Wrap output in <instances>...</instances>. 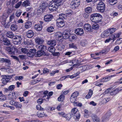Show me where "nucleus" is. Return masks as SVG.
Instances as JSON below:
<instances>
[{"label": "nucleus", "mask_w": 122, "mask_h": 122, "mask_svg": "<svg viewBox=\"0 0 122 122\" xmlns=\"http://www.w3.org/2000/svg\"><path fill=\"white\" fill-rule=\"evenodd\" d=\"M62 0H52L49 4V9L51 11L56 10L58 6L61 4Z\"/></svg>", "instance_id": "nucleus-1"}, {"label": "nucleus", "mask_w": 122, "mask_h": 122, "mask_svg": "<svg viewBox=\"0 0 122 122\" xmlns=\"http://www.w3.org/2000/svg\"><path fill=\"white\" fill-rule=\"evenodd\" d=\"M102 15L98 13H94L92 14L90 16L91 20L94 22L98 23L101 20Z\"/></svg>", "instance_id": "nucleus-2"}, {"label": "nucleus", "mask_w": 122, "mask_h": 122, "mask_svg": "<svg viewBox=\"0 0 122 122\" xmlns=\"http://www.w3.org/2000/svg\"><path fill=\"white\" fill-rule=\"evenodd\" d=\"M13 39V42L14 45H19L21 43V41L22 40L21 36L16 35L14 36Z\"/></svg>", "instance_id": "nucleus-3"}, {"label": "nucleus", "mask_w": 122, "mask_h": 122, "mask_svg": "<svg viewBox=\"0 0 122 122\" xmlns=\"http://www.w3.org/2000/svg\"><path fill=\"white\" fill-rule=\"evenodd\" d=\"M105 7V4L103 2H100L97 5V10L101 12H103L104 11Z\"/></svg>", "instance_id": "nucleus-4"}, {"label": "nucleus", "mask_w": 122, "mask_h": 122, "mask_svg": "<svg viewBox=\"0 0 122 122\" xmlns=\"http://www.w3.org/2000/svg\"><path fill=\"white\" fill-rule=\"evenodd\" d=\"M36 50L35 49H30L29 50L27 55L30 57H33L36 53Z\"/></svg>", "instance_id": "nucleus-5"}, {"label": "nucleus", "mask_w": 122, "mask_h": 122, "mask_svg": "<svg viewBox=\"0 0 122 122\" xmlns=\"http://www.w3.org/2000/svg\"><path fill=\"white\" fill-rule=\"evenodd\" d=\"M75 33L77 35L81 36L84 33V31L83 29L78 28L75 30Z\"/></svg>", "instance_id": "nucleus-6"}, {"label": "nucleus", "mask_w": 122, "mask_h": 122, "mask_svg": "<svg viewBox=\"0 0 122 122\" xmlns=\"http://www.w3.org/2000/svg\"><path fill=\"white\" fill-rule=\"evenodd\" d=\"M53 18L52 15L51 14L45 15L44 17V20L46 22L50 21Z\"/></svg>", "instance_id": "nucleus-7"}, {"label": "nucleus", "mask_w": 122, "mask_h": 122, "mask_svg": "<svg viewBox=\"0 0 122 122\" xmlns=\"http://www.w3.org/2000/svg\"><path fill=\"white\" fill-rule=\"evenodd\" d=\"M70 35V33L69 32L65 30L62 33V38L65 39L69 38Z\"/></svg>", "instance_id": "nucleus-8"}, {"label": "nucleus", "mask_w": 122, "mask_h": 122, "mask_svg": "<svg viewBox=\"0 0 122 122\" xmlns=\"http://www.w3.org/2000/svg\"><path fill=\"white\" fill-rule=\"evenodd\" d=\"M35 42L38 44H41L44 42V41L41 38L38 37H36L35 39Z\"/></svg>", "instance_id": "nucleus-9"}, {"label": "nucleus", "mask_w": 122, "mask_h": 122, "mask_svg": "<svg viewBox=\"0 0 122 122\" xmlns=\"http://www.w3.org/2000/svg\"><path fill=\"white\" fill-rule=\"evenodd\" d=\"M84 28L85 30L86 31H90L91 30V26L88 24H85L84 25Z\"/></svg>", "instance_id": "nucleus-10"}, {"label": "nucleus", "mask_w": 122, "mask_h": 122, "mask_svg": "<svg viewBox=\"0 0 122 122\" xmlns=\"http://www.w3.org/2000/svg\"><path fill=\"white\" fill-rule=\"evenodd\" d=\"M121 90L119 88L114 89L110 92V94L112 96L115 95L118 93L119 91H120Z\"/></svg>", "instance_id": "nucleus-11"}, {"label": "nucleus", "mask_w": 122, "mask_h": 122, "mask_svg": "<svg viewBox=\"0 0 122 122\" xmlns=\"http://www.w3.org/2000/svg\"><path fill=\"white\" fill-rule=\"evenodd\" d=\"M77 38L76 36L74 34H70L69 39V40L71 41H73L76 40Z\"/></svg>", "instance_id": "nucleus-12"}, {"label": "nucleus", "mask_w": 122, "mask_h": 122, "mask_svg": "<svg viewBox=\"0 0 122 122\" xmlns=\"http://www.w3.org/2000/svg\"><path fill=\"white\" fill-rule=\"evenodd\" d=\"M34 35V33L31 30H29L26 32V36L28 38L32 37Z\"/></svg>", "instance_id": "nucleus-13"}, {"label": "nucleus", "mask_w": 122, "mask_h": 122, "mask_svg": "<svg viewBox=\"0 0 122 122\" xmlns=\"http://www.w3.org/2000/svg\"><path fill=\"white\" fill-rule=\"evenodd\" d=\"M121 34V33L120 32L112 35L111 37L112 38L113 41L116 40V38L119 37Z\"/></svg>", "instance_id": "nucleus-14"}, {"label": "nucleus", "mask_w": 122, "mask_h": 122, "mask_svg": "<svg viewBox=\"0 0 122 122\" xmlns=\"http://www.w3.org/2000/svg\"><path fill=\"white\" fill-rule=\"evenodd\" d=\"M37 48L40 50L45 51L46 50L47 47L46 46L42 45L38 46Z\"/></svg>", "instance_id": "nucleus-15"}, {"label": "nucleus", "mask_w": 122, "mask_h": 122, "mask_svg": "<svg viewBox=\"0 0 122 122\" xmlns=\"http://www.w3.org/2000/svg\"><path fill=\"white\" fill-rule=\"evenodd\" d=\"M47 44L48 45L50 46H55L56 44V42L55 40H52L48 41L47 43Z\"/></svg>", "instance_id": "nucleus-16"}, {"label": "nucleus", "mask_w": 122, "mask_h": 122, "mask_svg": "<svg viewBox=\"0 0 122 122\" xmlns=\"http://www.w3.org/2000/svg\"><path fill=\"white\" fill-rule=\"evenodd\" d=\"M45 54L46 53L45 51L39 50L38 51L36 54L35 55H36V57H40L42 55H45Z\"/></svg>", "instance_id": "nucleus-17"}, {"label": "nucleus", "mask_w": 122, "mask_h": 122, "mask_svg": "<svg viewBox=\"0 0 122 122\" xmlns=\"http://www.w3.org/2000/svg\"><path fill=\"white\" fill-rule=\"evenodd\" d=\"M32 24V23L31 22L27 21L25 24V27L26 29L28 28L31 27Z\"/></svg>", "instance_id": "nucleus-18"}, {"label": "nucleus", "mask_w": 122, "mask_h": 122, "mask_svg": "<svg viewBox=\"0 0 122 122\" xmlns=\"http://www.w3.org/2000/svg\"><path fill=\"white\" fill-rule=\"evenodd\" d=\"M6 17L5 16H2L0 18V20L2 24L4 25L6 24Z\"/></svg>", "instance_id": "nucleus-19"}, {"label": "nucleus", "mask_w": 122, "mask_h": 122, "mask_svg": "<svg viewBox=\"0 0 122 122\" xmlns=\"http://www.w3.org/2000/svg\"><path fill=\"white\" fill-rule=\"evenodd\" d=\"M3 42L4 45L6 46H9L10 44V41L7 39H3Z\"/></svg>", "instance_id": "nucleus-20"}, {"label": "nucleus", "mask_w": 122, "mask_h": 122, "mask_svg": "<svg viewBox=\"0 0 122 122\" xmlns=\"http://www.w3.org/2000/svg\"><path fill=\"white\" fill-rule=\"evenodd\" d=\"M30 2L28 0H26L23 2L22 5L23 6L26 7L28 6H30Z\"/></svg>", "instance_id": "nucleus-21"}, {"label": "nucleus", "mask_w": 122, "mask_h": 122, "mask_svg": "<svg viewBox=\"0 0 122 122\" xmlns=\"http://www.w3.org/2000/svg\"><path fill=\"white\" fill-rule=\"evenodd\" d=\"M35 28L37 30L39 31L41 30L42 29V26L41 25L39 24L36 25L35 26Z\"/></svg>", "instance_id": "nucleus-22"}, {"label": "nucleus", "mask_w": 122, "mask_h": 122, "mask_svg": "<svg viewBox=\"0 0 122 122\" xmlns=\"http://www.w3.org/2000/svg\"><path fill=\"white\" fill-rule=\"evenodd\" d=\"M58 20H57L58 23H57V25L58 27H63L65 25L64 21L63 20H61V22H60Z\"/></svg>", "instance_id": "nucleus-23"}, {"label": "nucleus", "mask_w": 122, "mask_h": 122, "mask_svg": "<svg viewBox=\"0 0 122 122\" xmlns=\"http://www.w3.org/2000/svg\"><path fill=\"white\" fill-rule=\"evenodd\" d=\"M6 36L9 38H13L15 36L13 33L11 31H8L6 34Z\"/></svg>", "instance_id": "nucleus-24"}, {"label": "nucleus", "mask_w": 122, "mask_h": 122, "mask_svg": "<svg viewBox=\"0 0 122 122\" xmlns=\"http://www.w3.org/2000/svg\"><path fill=\"white\" fill-rule=\"evenodd\" d=\"M91 117L94 122H98L99 120V118L96 115H92Z\"/></svg>", "instance_id": "nucleus-25"}, {"label": "nucleus", "mask_w": 122, "mask_h": 122, "mask_svg": "<svg viewBox=\"0 0 122 122\" xmlns=\"http://www.w3.org/2000/svg\"><path fill=\"white\" fill-rule=\"evenodd\" d=\"M18 26L16 24H12L10 27L11 30L12 31H15L17 30Z\"/></svg>", "instance_id": "nucleus-26"}, {"label": "nucleus", "mask_w": 122, "mask_h": 122, "mask_svg": "<svg viewBox=\"0 0 122 122\" xmlns=\"http://www.w3.org/2000/svg\"><path fill=\"white\" fill-rule=\"evenodd\" d=\"M17 49L13 46L11 47V49H10V52H9V54H14L17 51Z\"/></svg>", "instance_id": "nucleus-27"}, {"label": "nucleus", "mask_w": 122, "mask_h": 122, "mask_svg": "<svg viewBox=\"0 0 122 122\" xmlns=\"http://www.w3.org/2000/svg\"><path fill=\"white\" fill-rule=\"evenodd\" d=\"M8 99L9 100L11 99H15L16 98V96L15 95V93H12V95H8Z\"/></svg>", "instance_id": "nucleus-28"}, {"label": "nucleus", "mask_w": 122, "mask_h": 122, "mask_svg": "<svg viewBox=\"0 0 122 122\" xmlns=\"http://www.w3.org/2000/svg\"><path fill=\"white\" fill-rule=\"evenodd\" d=\"M108 30L105 31L101 35V37L103 38L106 37L108 36Z\"/></svg>", "instance_id": "nucleus-29"}, {"label": "nucleus", "mask_w": 122, "mask_h": 122, "mask_svg": "<svg viewBox=\"0 0 122 122\" xmlns=\"http://www.w3.org/2000/svg\"><path fill=\"white\" fill-rule=\"evenodd\" d=\"M92 8L91 7H88L86 8L85 10V11L87 13H89L92 11Z\"/></svg>", "instance_id": "nucleus-30"}, {"label": "nucleus", "mask_w": 122, "mask_h": 122, "mask_svg": "<svg viewBox=\"0 0 122 122\" xmlns=\"http://www.w3.org/2000/svg\"><path fill=\"white\" fill-rule=\"evenodd\" d=\"M47 30L48 32L51 33L54 31L55 30L53 27L50 26L47 28Z\"/></svg>", "instance_id": "nucleus-31"}, {"label": "nucleus", "mask_w": 122, "mask_h": 122, "mask_svg": "<svg viewBox=\"0 0 122 122\" xmlns=\"http://www.w3.org/2000/svg\"><path fill=\"white\" fill-rule=\"evenodd\" d=\"M55 48L52 46H51L48 49V51L52 53L54 52L55 51Z\"/></svg>", "instance_id": "nucleus-32"}, {"label": "nucleus", "mask_w": 122, "mask_h": 122, "mask_svg": "<svg viewBox=\"0 0 122 122\" xmlns=\"http://www.w3.org/2000/svg\"><path fill=\"white\" fill-rule=\"evenodd\" d=\"M110 100V97H107L104 98L103 99L102 101V102L103 104L106 103L107 102L109 101Z\"/></svg>", "instance_id": "nucleus-33"}, {"label": "nucleus", "mask_w": 122, "mask_h": 122, "mask_svg": "<svg viewBox=\"0 0 122 122\" xmlns=\"http://www.w3.org/2000/svg\"><path fill=\"white\" fill-rule=\"evenodd\" d=\"M116 28H109L107 30L108 31V32H109L110 34H112L116 31Z\"/></svg>", "instance_id": "nucleus-34"}, {"label": "nucleus", "mask_w": 122, "mask_h": 122, "mask_svg": "<svg viewBox=\"0 0 122 122\" xmlns=\"http://www.w3.org/2000/svg\"><path fill=\"white\" fill-rule=\"evenodd\" d=\"M55 35L56 37L62 38V33H61L60 32H57L55 33Z\"/></svg>", "instance_id": "nucleus-35"}, {"label": "nucleus", "mask_w": 122, "mask_h": 122, "mask_svg": "<svg viewBox=\"0 0 122 122\" xmlns=\"http://www.w3.org/2000/svg\"><path fill=\"white\" fill-rule=\"evenodd\" d=\"M92 90H90L86 96V98L87 99H88L90 98L92 95Z\"/></svg>", "instance_id": "nucleus-36"}, {"label": "nucleus", "mask_w": 122, "mask_h": 122, "mask_svg": "<svg viewBox=\"0 0 122 122\" xmlns=\"http://www.w3.org/2000/svg\"><path fill=\"white\" fill-rule=\"evenodd\" d=\"M78 112V111L77 109L76 108H73L72 109L71 111V114H74L75 115Z\"/></svg>", "instance_id": "nucleus-37"}, {"label": "nucleus", "mask_w": 122, "mask_h": 122, "mask_svg": "<svg viewBox=\"0 0 122 122\" xmlns=\"http://www.w3.org/2000/svg\"><path fill=\"white\" fill-rule=\"evenodd\" d=\"M117 1L116 0H108V2L111 5H113L116 4Z\"/></svg>", "instance_id": "nucleus-38"}, {"label": "nucleus", "mask_w": 122, "mask_h": 122, "mask_svg": "<svg viewBox=\"0 0 122 122\" xmlns=\"http://www.w3.org/2000/svg\"><path fill=\"white\" fill-rule=\"evenodd\" d=\"M14 17L15 16L14 15H11L10 17L9 21L12 23H13V22H15Z\"/></svg>", "instance_id": "nucleus-39"}, {"label": "nucleus", "mask_w": 122, "mask_h": 122, "mask_svg": "<svg viewBox=\"0 0 122 122\" xmlns=\"http://www.w3.org/2000/svg\"><path fill=\"white\" fill-rule=\"evenodd\" d=\"M63 117H65L66 120L69 121L70 120L71 117V116L70 114H67L65 116H63Z\"/></svg>", "instance_id": "nucleus-40"}, {"label": "nucleus", "mask_w": 122, "mask_h": 122, "mask_svg": "<svg viewBox=\"0 0 122 122\" xmlns=\"http://www.w3.org/2000/svg\"><path fill=\"white\" fill-rule=\"evenodd\" d=\"M72 10H68L66 11V14L67 16H71L72 14Z\"/></svg>", "instance_id": "nucleus-41"}, {"label": "nucleus", "mask_w": 122, "mask_h": 122, "mask_svg": "<svg viewBox=\"0 0 122 122\" xmlns=\"http://www.w3.org/2000/svg\"><path fill=\"white\" fill-rule=\"evenodd\" d=\"M10 80V79H2L1 81L2 82V83L4 84V85H6L7 83Z\"/></svg>", "instance_id": "nucleus-42"}, {"label": "nucleus", "mask_w": 122, "mask_h": 122, "mask_svg": "<svg viewBox=\"0 0 122 122\" xmlns=\"http://www.w3.org/2000/svg\"><path fill=\"white\" fill-rule=\"evenodd\" d=\"M65 96L63 95H61L58 98V100L59 101H63L64 99Z\"/></svg>", "instance_id": "nucleus-43"}, {"label": "nucleus", "mask_w": 122, "mask_h": 122, "mask_svg": "<svg viewBox=\"0 0 122 122\" xmlns=\"http://www.w3.org/2000/svg\"><path fill=\"white\" fill-rule=\"evenodd\" d=\"M1 77L2 78V79H9L10 78H11V76L8 75H4L1 76Z\"/></svg>", "instance_id": "nucleus-44"}, {"label": "nucleus", "mask_w": 122, "mask_h": 122, "mask_svg": "<svg viewBox=\"0 0 122 122\" xmlns=\"http://www.w3.org/2000/svg\"><path fill=\"white\" fill-rule=\"evenodd\" d=\"M48 5V4L46 2H45L42 3L41 6V7L45 10Z\"/></svg>", "instance_id": "nucleus-45"}, {"label": "nucleus", "mask_w": 122, "mask_h": 122, "mask_svg": "<svg viewBox=\"0 0 122 122\" xmlns=\"http://www.w3.org/2000/svg\"><path fill=\"white\" fill-rule=\"evenodd\" d=\"M21 10H18L16 12L15 14V15L17 17H19L22 13Z\"/></svg>", "instance_id": "nucleus-46"}, {"label": "nucleus", "mask_w": 122, "mask_h": 122, "mask_svg": "<svg viewBox=\"0 0 122 122\" xmlns=\"http://www.w3.org/2000/svg\"><path fill=\"white\" fill-rule=\"evenodd\" d=\"M80 115L79 112L74 115L73 117L75 119H79L80 117Z\"/></svg>", "instance_id": "nucleus-47"}, {"label": "nucleus", "mask_w": 122, "mask_h": 122, "mask_svg": "<svg viewBox=\"0 0 122 122\" xmlns=\"http://www.w3.org/2000/svg\"><path fill=\"white\" fill-rule=\"evenodd\" d=\"M21 51L22 52L24 53L27 54L29 50L28 49L25 48H22L21 49Z\"/></svg>", "instance_id": "nucleus-48"}, {"label": "nucleus", "mask_w": 122, "mask_h": 122, "mask_svg": "<svg viewBox=\"0 0 122 122\" xmlns=\"http://www.w3.org/2000/svg\"><path fill=\"white\" fill-rule=\"evenodd\" d=\"M92 28L94 30H97L99 28V25L97 24H94L92 25Z\"/></svg>", "instance_id": "nucleus-49"}, {"label": "nucleus", "mask_w": 122, "mask_h": 122, "mask_svg": "<svg viewBox=\"0 0 122 122\" xmlns=\"http://www.w3.org/2000/svg\"><path fill=\"white\" fill-rule=\"evenodd\" d=\"M87 43V41L86 40L82 41L80 43L81 45L83 46H85Z\"/></svg>", "instance_id": "nucleus-50"}, {"label": "nucleus", "mask_w": 122, "mask_h": 122, "mask_svg": "<svg viewBox=\"0 0 122 122\" xmlns=\"http://www.w3.org/2000/svg\"><path fill=\"white\" fill-rule=\"evenodd\" d=\"M69 47L70 48H73L75 49L77 48V47L73 43H71L69 44Z\"/></svg>", "instance_id": "nucleus-51"}, {"label": "nucleus", "mask_w": 122, "mask_h": 122, "mask_svg": "<svg viewBox=\"0 0 122 122\" xmlns=\"http://www.w3.org/2000/svg\"><path fill=\"white\" fill-rule=\"evenodd\" d=\"M45 10L40 6L38 7L37 11L40 13L43 12Z\"/></svg>", "instance_id": "nucleus-52"}, {"label": "nucleus", "mask_w": 122, "mask_h": 122, "mask_svg": "<svg viewBox=\"0 0 122 122\" xmlns=\"http://www.w3.org/2000/svg\"><path fill=\"white\" fill-rule=\"evenodd\" d=\"M74 5H75V7H76L78 6L80 4V2L79 1L77 2L76 0L75 1H73Z\"/></svg>", "instance_id": "nucleus-53"}, {"label": "nucleus", "mask_w": 122, "mask_h": 122, "mask_svg": "<svg viewBox=\"0 0 122 122\" xmlns=\"http://www.w3.org/2000/svg\"><path fill=\"white\" fill-rule=\"evenodd\" d=\"M79 61L78 60L74 59L72 63L74 65H76L79 63Z\"/></svg>", "instance_id": "nucleus-54"}, {"label": "nucleus", "mask_w": 122, "mask_h": 122, "mask_svg": "<svg viewBox=\"0 0 122 122\" xmlns=\"http://www.w3.org/2000/svg\"><path fill=\"white\" fill-rule=\"evenodd\" d=\"M77 98L71 96L70 98V101L72 103H74L76 101Z\"/></svg>", "instance_id": "nucleus-55"}, {"label": "nucleus", "mask_w": 122, "mask_h": 122, "mask_svg": "<svg viewBox=\"0 0 122 122\" xmlns=\"http://www.w3.org/2000/svg\"><path fill=\"white\" fill-rule=\"evenodd\" d=\"M78 95V93L77 92H76L73 93L71 95V96L77 98Z\"/></svg>", "instance_id": "nucleus-56"}, {"label": "nucleus", "mask_w": 122, "mask_h": 122, "mask_svg": "<svg viewBox=\"0 0 122 122\" xmlns=\"http://www.w3.org/2000/svg\"><path fill=\"white\" fill-rule=\"evenodd\" d=\"M15 79L16 80H21L23 79V77L22 76H16L15 77Z\"/></svg>", "instance_id": "nucleus-57"}, {"label": "nucleus", "mask_w": 122, "mask_h": 122, "mask_svg": "<svg viewBox=\"0 0 122 122\" xmlns=\"http://www.w3.org/2000/svg\"><path fill=\"white\" fill-rule=\"evenodd\" d=\"M14 106H15L16 108H20L22 107V105L18 102H16Z\"/></svg>", "instance_id": "nucleus-58"}, {"label": "nucleus", "mask_w": 122, "mask_h": 122, "mask_svg": "<svg viewBox=\"0 0 122 122\" xmlns=\"http://www.w3.org/2000/svg\"><path fill=\"white\" fill-rule=\"evenodd\" d=\"M4 63H7L9 65H10L11 64L10 61L9 60L6 59H5Z\"/></svg>", "instance_id": "nucleus-59"}, {"label": "nucleus", "mask_w": 122, "mask_h": 122, "mask_svg": "<svg viewBox=\"0 0 122 122\" xmlns=\"http://www.w3.org/2000/svg\"><path fill=\"white\" fill-rule=\"evenodd\" d=\"M22 2L21 1L15 5V8H19L21 5L22 4Z\"/></svg>", "instance_id": "nucleus-60"}, {"label": "nucleus", "mask_w": 122, "mask_h": 122, "mask_svg": "<svg viewBox=\"0 0 122 122\" xmlns=\"http://www.w3.org/2000/svg\"><path fill=\"white\" fill-rule=\"evenodd\" d=\"M11 4V0H7L6 1V5L7 7H10Z\"/></svg>", "instance_id": "nucleus-61"}, {"label": "nucleus", "mask_w": 122, "mask_h": 122, "mask_svg": "<svg viewBox=\"0 0 122 122\" xmlns=\"http://www.w3.org/2000/svg\"><path fill=\"white\" fill-rule=\"evenodd\" d=\"M111 89V88H110L107 89L105 91V92L103 93V94H101V95H102V94L105 95L106 94L108 93L109 92L110 90Z\"/></svg>", "instance_id": "nucleus-62"}, {"label": "nucleus", "mask_w": 122, "mask_h": 122, "mask_svg": "<svg viewBox=\"0 0 122 122\" xmlns=\"http://www.w3.org/2000/svg\"><path fill=\"white\" fill-rule=\"evenodd\" d=\"M122 42V38H120L116 41V43L117 44H119Z\"/></svg>", "instance_id": "nucleus-63"}, {"label": "nucleus", "mask_w": 122, "mask_h": 122, "mask_svg": "<svg viewBox=\"0 0 122 122\" xmlns=\"http://www.w3.org/2000/svg\"><path fill=\"white\" fill-rule=\"evenodd\" d=\"M27 122H39V120L37 119H35L31 121H28Z\"/></svg>", "instance_id": "nucleus-64"}]
</instances>
